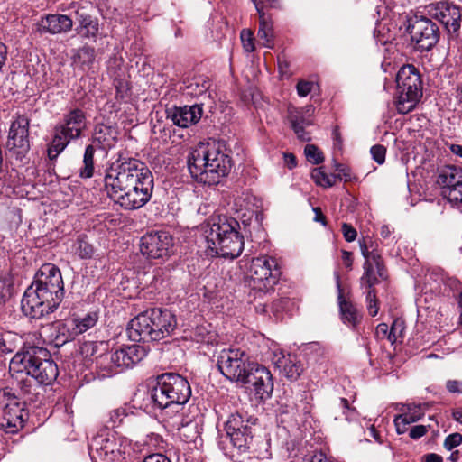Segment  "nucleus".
<instances>
[{"mask_svg":"<svg viewBox=\"0 0 462 462\" xmlns=\"http://www.w3.org/2000/svg\"><path fill=\"white\" fill-rule=\"evenodd\" d=\"M13 384L25 402H34L40 385L51 384L59 372L50 352L43 347L30 346L17 352L9 364Z\"/></svg>","mask_w":462,"mask_h":462,"instance_id":"f257e3e1","label":"nucleus"},{"mask_svg":"<svg viewBox=\"0 0 462 462\" xmlns=\"http://www.w3.org/2000/svg\"><path fill=\"white\" fill-rule=\"evenodd\" d=\"M64 293L60 270L52 263H45L23 293L22 311L31 319H42L57 310Z\"/></svg>","mask_w":462,"mask_h":462,"instance_id":"f03ea898","label":"nucleus"},{"mask_svg":"<svg viewBox=\"0 0 462 462\" xmlns=\"http://www.w3.org/2000/svg\"><path fill=\"white\" fill-rule=\"evenodd\" d=\"M187 163L191 177L208 186L218 184L232 167L225 146L216 141L199 143L190 152Z\"/></svg>","mask_w":462,"mask_h":462,"instance_id":"7ed1b4c3","label":"nucleus"},{"mask_svg":"<svg viewBox=\"0 0 462 462\" xmlns=\"http://www.w3.org/2000/svg\"><path fill=\"white\" fill-rule=\"evenodd\" d=\"M190 395L191 389L187 379L175 373L158 375L156 385L150 393L154 405L162 409L169 418H173L184 410V404Z\"/></svg>","mask_w":462,"mask_h":462,"instance_id":"20e7f679","label":"nucleus"},{"mask_svg":"<svg viewBox=\"0 0 462 462\" xmlns=\"http://www.w3.org/2000/svg\"><path fill=\"white\" fill-rule=\"evenodd\" d=\"M176 326V318L170 310L151 309L132 319L127 332L133 341L153 342L170 337Z\"/></svg>","mask_w":462,"mask_h":462,"instance_id":"39448f33","label":"nucleus"},{"mask_svg":"<svg viewBox=\"0 0 462 462\" xmlns=\"http://www.w3.org/2000/svg\"><path fill=\"white\" fill-rule=\"evenodd\" d=\"M150 170L141 161L119 153L111 162L105 175V189L108 194L118 189L152 176Z\"/></svg>","mask_w":462,"mask_h":462,"instance_id":"423d86ee","label":"nucleus"},{"mask_svg":"<svg viewBox=\"0 0 462 462\" xmlns=\"http://www.w3.org/2000/svg\"><path fill=\"white\" fill-rule=\"evenodd\" d=\"M396 109L400 114H408L422 97V83L418 69L411 64L402 66L396 75Z\"/></svg>","mask_w":462,"mask_h":462,"instance_id":"0eeeda50","label":"nucleus"},{"mask_svg":"<svg viewBox=\"0 0 462 462\" xmlns=\"http://www.w3.org/2000/svg\"><path fill=\"white\" fill-rule=\"evenodd\" d=\"M153 189L152 175L133 184L118 189L108 197L125 210H134L144 206L151 199Z\"/></svg>","mask_w":462,"mask_h":462,"instance_id":"6e6552de","label":"nucleus"},{"mask_svg":"<svg viewBox=\"0 0 462 462\" xmlns=\"http://www.w3.org/2000/svg\"><path fill=\"white\" fill-rule=\"evenodd\" d=\"M27 412L17 397L8 388L0 389V429L14 434L23 426Z\"/></svg>","mask_w":462,"mask_h":462,"instance_id":"1a4fd4ad","label":"nucleus"},{"mask_svg":"<svg viewBox=\"0 0 462 462\" xmlns=\"http://www.w3.org/2000/svg\"><path fill=\"white\" fill-rule=\"evenodd\" d=\"M248 272L249 285L260 291L272 289L282 273L276 259L268 255L252 259Z\"/></svg>","mask_w":462,"mask_h":462,"instance_id":"9d476101","label":"nucleus"},{"mask_svg":"<svg viewBox=\"0 0 462 462\" xmlns=\"http://www.w3.org/2000/svg\"><path fill=\"white\" fill-rule=\"evenodd\" d=\"M254 363L248 360L245 351L238 348L222 349L217 356V367L230 381L242 383Z\"/></svg>","mask_w":462,"mask_h":462,"instance_id":"9b49d317","label":"nucleus"},{"mask_svg":"<svg viewBox=\"0 0 462 462\" xmlns=\"http://www.w3.org/2000/svg\"><path fill=\"white\" fill-rule=\"evenodd\" d=\"M360 251L365 258L364 273L360 278L362 287L372 288L379 282V278H384V265L378 245L372 239L359 240Z\"/></svg>","mask_w":462,"mask_h":462,"instance_id":"f8f14e48","label":"nucleus"},{"mask_svg":"<svg viewBox=\"0 0 462 462\" xmlns=\"http://www.w3.org/2000/svg\"><path fill=\"white\" fill-rule=\"evenodd\" d=\"M122 443L115 431L101 430L88 444L93 462H114L122 454Z\"/></svg>","mask_w":462,"mask_h":462,"instance_id":"ddd939ff","label":"nucleus"},{"mask_svg":"<svg viewBox=\"0 0 462 462\" xmlns=\"http://www.w3.org/2000/svg\"><path fill=\"white\" fill-rule=\"evenodd\" d=\"M408 32L415 49L420 51L431 50L439 40V26L423 15L409 19Z\"/></svg>","mask_w":462,"mask_h":462,"instance_id":"4468645a","label":"nucleus"},{"mask_svg":"<svg viewBox=\"0 0 462 462\" xmlns=\"http://www.w3.org/2000/svg\"><path fill=\"white\" fill-rule=\"evenodd\" d=\"M146 356L145 350L139 345H131L100 355L97 362L105 370L113 371L117 367H131L139 363Z\"/></svg>","mask_w":462,"mask_h":462,"instance_id":"2eb2a0df","label":"nucleus"},{"mask_svg":"<svg viewBox=\"0 0 462 462\" xmlns=\"http://www.w3.org/2000/svg\"><path fill=\"white\" fill-rule=\"evenodd\" d=\"M173 245L171 236L166 231L147 233L141 238L140 251L147 259H166Z\"/></svg>","mask_w":462,"mask_h":462,"instance_id":"dca6fc26","label":"nucleus"},{"mask_svg":"<svg viewBox=\"0 0 462 462\" xmlns=\"http://www.w3.org/2000/svg\"><path fill=\"white\" fill-rule=\"evenodd\" d=\"M30 120L25 116H18L11 124L8 146L13 155L23 161L30 150L29 140Z\"/></svg>","mask_w":462,"mask_h":462,"instance_id":"f3484780","label":"nucleus"},{"mask_svg":"<svg viewBox=\"0 0 462 462\" xmlns=\"http://www.w3.org/2000/svg\"><path fill=\"white\" fill-rule=\"evenodd\" d=\"M236 228H239V223L231 217L226 215L210 217L202 226L208 248L219 245L222 238L229 236V233Z\"/></svg>","mask_w":462,"mask_h":462,"instance_id":"a211bd4d","label":"nucleus"},{"mask_svg":"<svg viewBox=\"0 0 462 462\" xmlns=\"http://www.w3.org/2000/svg\"><path fill=\"white\" fill-rule=\"evenodd\" d=\"M427 14L438 20L449 33H456L461 26L460 8L448 1H440L426 6Z\"/></svg>","mask_w":462,"mask_h":462,"instance_id":"6ab92c4d","label":"nucleus"},{"mask_svg":"<svg viewBox=\"0 0 462 462\" xmlns=\"http://www.w3.org/2000/svg\"><path fill=\"white\" fill-rule=\"evenodd\" d=\"M241 383L247 385L261 400L269 398L273 390V377L270 371L258 364L251 366L245 379Z\"/></svg>","mask_w":462,"mask_h":462,"instance_id":"aec40b11","label":"nucleus"},{"mask_svg":"<svg viewBox=\"0 0 462 462\" xmlns=\"http://www.w3.org/2000/svg\"><path fill=\"white\" fill-rule=\"evenodd\" d=\"M244 245V237L239 234L238 228H236L229 236L222 238L219 245H215L209 250L224 258L234 259L241 254Z\"/></svg>","mask_w":462,"mask_h":462,"instance_id":"412c9836","label":"nucleus"},{"mask_svg":"<svg viewBox=\"0 0 462 462\" xmlns=\"http://www.w3.org/2000/svg\"><path fill=\"white\" fill-rule=\"evenodd\" d=\"M86 125L85 113L80 109H73L64 116L63 123L56 127L60 133L67 135L69 138L77 139L81 136Z\"/></svg>","mask_w":462,"mask_h":462,"instance_id":"4be33fe9","label":"nucleus"},{"mask_svg":"<svg viewBox=\"0 0 462 462\" xmlns=\"http://www.w3.org/2000/svg\"><path fill=\"white\" fill-rule=\"evenodd\" d=\"M73 22L71 18L64 14H48L42 17L38 23V31L40 32H49L58 34L67 32L71 30Z\"/></svg>","mask_w":462,"mask_h":462,"instance_id":"5701e85b","label":"nucleus"},{"mask_svg":"<svg viewBox=\"0 0 462 462\" xmlns=\"http://www.w3.org/2000/svg\"><path fill=\"white\" fill-rule=\"evenodd\" d=\"M202 116V108L194 105L190 106L174 107L168 114L172 123L180 127H188L192 124H196Z\"/></svg>","mask_w":462,"mask_h":462,"instance_id":"b1692460","label":"nucleus"},{"mask_svg":"<svg viewBox=\"0 0 462 462\" xmlns=\"http://www.w3.org/2000/svg\"><path fill=\"white\" fill-rule=\"evenodd\" d=\"M254 3L257 13L259 14V29L257 32V37L259 41L262 42L263 46L272 49L273 47V26L272 20L267 17L263 11V8L260 5L259 0H252Z\"/></svg>","mask_w":462,"mask_h":462,"instance_id":"393cba45","label":"nucleus"},{"mask_svg":"<svg viewBox=\"0 0 462 462\" xmlns=\"http://www.w3.org/2000/svg\"><path fill=\"white\" fill-rule=\"evenodd\" d=\"M424 416L421 405L407 404L402 409V414L395 416L394 425L398 434H403L408 430L411 423L416 422Z\"/></svg>","mask_w":462,"mask_h":462,"instance_id":"a878e982","label":"nucleus"},{"mask_svg":"<svg viewBox=\"0 0 462 462\" xmlns=\"http://www.w3.org/2000/svg\"><path fill=\"white\" fill-rule=\"evenodd\" d=\"M246 419L239 413H232L226 422V430L230 438L234 448H245L246 445V438H242L241 427L245 423Z\"/></svg>","mask_w":462,"mask_h":462,"instance_id":"bb28decb","label":"nucleus"},{"mask_svg":"<svg viewBox=\"0 0 462 462\" xmlns=\"http://www.w3.org/2000/svg\"><path fill=\"white\" fill-rule=\"evenodd\" d=\"M337 285L341 319L346 325L355 328L360 322L362 316L353 303L344 299L339 276L337 277Z\"/></svg>","mask_w":462,"mask_h":462,"instance_id":"cd10ccee","label":"nucleus"},{"mask_svg":"<svg viewBox=\"0 0 462 462\" xmlns=\"http://www.w3.org/2000/svg\"><path fill=\"white\" fill-rule=\"evenodd\" d=\"M277 368L290 381H297L304 370L303 364L295 356H282L275 362Z\"/></svg>","mask_w":462,"mask_h":462,"instance_id":"c85d7f7f","label":"nucleus"},{"mask_svg":"<svg viewBox=\"0 0 462 462\" xmlns=\"http://www.w3.org/2000/svg\"><path fill=\"white\" fill-rule=\"evenodd\" d=\"M97 319L98 315L96 311L88 312L81 318L73 319L67 324L69 334L66 340H72L75 337L85 333L97 324Z\"/></svg>","mask_w":462,"mask_h":462,"instance_id":"c756f323","label":"nucleus"},{"mask_svg":"<svg viewBox=\"0 0 462 462\" xmlns=\"http://www.w3.org/2000/svg\"><path fill=\"white\" fill-rule=\"evenodd\" d=\"M437 183L446 191L462 183V169L455 165L442 167L438 175Z\"/></svg>","mask_w":462,"mask_h":462,"instance_id":"7c9ffc66","label":"nucleus"},{"mask_svg":"<svg viewBox=\"0 0 462 462\" xmlns=\"http://www.w3.org/2000/svg\"><path fill=\"white\" fill-rule=\"evenodd\" d=\"M210 80L205 76H199L189 80L185 86V93L193 97L207 99L210 97Z\"/></svg>","mask_w":462,"mask_h":462,"instance_id":"2f4dec72","label":"nucleus"},{"mask_svg":"<svg viewBox=\"0 0 462 462\" xmlns=\"http://www.w3.org/2000/svg\"><path fill=\"white\" fill-rule=\"evenodd\" d=\"M95 57L94 48L84 46L77 50L72 56V66L74 69H79L81 72L88 71L93 67Z\"/></svg>","mask_w":462,"mask_h":462,"instance_id":"473e14b6","label":"nucleus"},{"mask_svg":"<svg viewBox=\"0 0 462 462\" xmlns=\"http://www.w3.org/2000/svg\"><path fill=\"white\" fill-rule=\"evenodd\" d=\"M77 20L79 23V33L84 37H96L98 32V23L90 15L77 11Z\"/></svg>","mask_w":462,"mask_h":462,"instance_id":"72a5a7b5","label":"nucleus"},{"mask_svg":"<svg viewBox=\"0 0 462 462\" xmlns=\"http://www.w3.org/2000/svg\"><path fill=\"white\" fill-rule=\"evenodd\" d=\"M71 140V138L60 133L59 129L55 127V135L48 147L49 159L55 160Z\"/></svg>","mask_w":462,"mask_h":462,"instance_id":"f704fd0d","label":"nucleus"},{"mask_svg":"<svg viewBox=\"0 0 462 462\" xmlns=\"http://www.w3.org/2000/svg\"><path fill=\"white\" fill-rule=\"evenodd\" d=\"M257 419L253 417H246L245 423L241 427V433L243 434L242 438H246V445L243 448H236L238 452L245 453L250 450L254 444V437L255 435L256 429L254 426L256 425Z\"/></svg>","mask_w":462,"mask_h":462,"instance_id":"c9c22d12","label":"nucleus"},{"mask_svg":"<svg viewBox=\"0 0 462 462\" xmlns=\"http://www.w3.org/2000/svg\"><path fill=\"white\" fill-rule=\"evenodd\" d=\"M95 148L89 144L86 147L83 156V166L79 169V174L80 178L89 179L94 174V154Z\"/></svg>","mask_w":462,"mask_h":462,"instance_id":"e433bc0d","label":"nucleus"},{"mask_svg":"<svg viewBox=\"0 0 462 462\" xmlns=\"http://www.w3.org/2000/svg\"><path fill=\"white\" fill-rule=\"evenodd\" d=\"M293 303L288 298H281L272 302L270 311L276 319H282Z\"/></svg>","mask_w":462,"mask_h":462,"instance_id":"4c0bfd02","label":"nucleus"},{"mask_svg":"<svg viewBox=\"0 0 462 462\" xmlns=\"http://www.w3.org/2000/svg\"><path fill=\"white\" fill-rule=\"evenodd\" d=\"M180 435L186 442L193 441L198 436L197 424L192 423L191 420H185L181 419L180 422H176Z\"/></svg>","mask_w":462,"mask_h":462,"instance_id":"58836bf2","label":"nucleus"},{"mask_svg":"<svg viewBox=\"0 0 462 462\" xmlns=\"http://www.w3.org/2000/svg\"><path fill=\"white\" fill-rule=\"evenodd\" d=\"M311 178L319 186L332 187L336 183L337 176L328 175L320 168H318L312 171Z\"/></svg>","mask_w":462,"mask_h":462,"instance_id":"ea45409f","label":"nucleus"},{"mask_svg":"<svg viewBox=\"0 0 462 462\" xmlns=\"http://www.w3.org/2000/svg\"><path fill=\"white\" fill-rule=\"evenodd\" d=\"M126 417L127 412L125 408H117L111 411L108 414V420L106 421V430H108V428L114 429L120 426Z\"/></svg>","mask_w":462,"mask_h":462,"instance_id":"a19ab883","label":"nucleus"},{"mask_svg":"<svg viewBox=\"0 0 462 462\" xmlns=\"http://www.w3.org/2000/svg\"><path fill=\"white\" fill-rule=\"evenodd\" d=\"M442 194L453 206L462 210V183L456 188L442 191Z\"/></svg>","mask_w":462,"mask_h":462,"instance_id":"79ce46f5","label":"nucleus"},{"mask_svg":"<svg viewBox=\"0 0 462 462\" xmlns=\"http://www.w3.org/2000/svg\"><path fill=\"white\" fill-rule=\"evenodd\" d=\"M75 253L82 259H88L94 254V247L83 238H78L75 244Z\"/></svg>","mask_w":462,"mask_h":462,"instance_id":"37998d69","label":"nucleus"},{"mask_svg":"<svg viewBox=\"0 0 462 462\" xmlns=\"http://www.w3.org/2000/svg\"><path fill=\"white\" fill-rule=\"evenodd\" d=\"M396 328H397V321H394L391 327L390 331H388V326L385 323H381L376 327V336L378 337H387L388 340H390L392 343L395 342L397 339L396 336Z\"/></svg>","mask_w":462,"mask_h":462,"instance_id":"c03bdc74","label":"nucleus"},{"mask_svg":"<svg viewBox=\"0 0 462 462\" xmlns=\"http://www.w3.org/2000/svg\"><path fill=\"white\" fill-rule=\"evenodd\" d=\"M304 152L307 160L313 164H319L324 161L321 151L313 144H307Z\"/></svg>","mask_w":462,"mask_h":462,"instance_id":"a18cd8bd","label":"nucleus"},{"mask_svg":"<svg viewBox=\"0 0 462 462\" xmlns=\"http://www.w3.org/2000/svg\"><path fill=\"white\" fill-rule=\"evenodd\" d=\"M290 122L291 125V128L293 129L294 133L297 134L300 140L303 142H308L310 140V134L307 131H305V125H301L298 116H290Z\"/></svg>","mask_w":462,"mask_h":462,"instance_id":"49530a36","label":"nucleus"},{"mask_svg":"<svg viewBox=\"0 0 462 462\" xmlns=\"http://www.w3.org/2000/svg\"><path fill=\"white\" fill-rule=\"evenodd\" d=\"M251 197L248 193H242L234 199V209L236 212L250 210Z\"/></svg>","mask_w":462,"mask_h":462,"instance_id":"de8ad7c7","label":"nucleus"},{"mask_svg":"<svg viewBox=\"0 0 462 462\" xmlns=\"http://www.w3.org/2000/svg\"><path fill=\"white\" fill-rule=\"evenodd\" d=\"M240 38L243 44V48L245 49V51L252 52L254 51V37L251 30H242L240 33Z\"/></svg>","mask_w":462,"mask_h":462,"instance_id":"09e8293b","label":"nucleus"},{"mask_svg":"<svg viewBox=\"0 0 462 462\" xmlns=\"http://www.w3.org/2000/svg\"><path fill=\"white\" fill-rule=\"evenodd\" d=\"M114 86L116 88V97L118 100H123L126 97L129 91L128 82L120 79L114 80Z\"/></svg>","mask_w":462,"mask_h":462,"instance_id":"8fccbe9b","label":"nucleus"},{"mask_svg":"<svg viewBox=\"0 0 462 462\" xmlns=\"http://www.w3.org/2000/svg\"><path fill=\"white\" fill-rule=\"evenodd\" d=\"M372 158L378 163L383 164L385 161L386 148L383 145L376 144L370 150Z\"/></svg>","mask_w":462,"mask_h":462,"instance_id":"3c124183","label":"nucleus"},{"mask_svg":"<svg viewBox=\"0 0 462 462\" xmlns=\"http://www.w3.org/2000/svg\"><path fill=\"white\" fill-rule=\"evenodd\" d=\"M462 443V435L460 433H452L446 437L444 447L448 450H452Z\"/></svg>","mask_w":462,"mask_h":462,"instance_id":"603ef678","label":"nucleus"},{"mask_svg":"<svg viewBox=\"0 0 462 462\" xmlns=\"http://www.w3.org/2000/svg\"><path fill=\"white\" fill-rule=\"evenodd\" d=\"M341 230L346 241L353 242L356 239L357 232L351 225L347 223H343Z\"/></svg>","mask_w":462,"mask_h":462,"instance_id":"864d4df0","label":"nucleus"},{"mask_svg":"<svg viewBox=\"0 0 462 462\" xmlns=\"http://www.w3.org/2000/svg\"><path fill=\"white\" fill-rule=\"evenodd\" d=\"M312 88L313 83L306 80H300L296 86L297 93L300 97L308 96L312 90Z\"/></svg>","mask_w":462,"mask_h":462,"instance_id":"5fc2aeb1","label":"nucleus"},{"mask_svg":"<svg viewBox=\"0 0 462 462\" xmlns=\"http://www.w3.org/2000/svg\"><path fill=\"white\" fill-rule=\"evenodd\" d=\"M428 432V429L424 425H416L411 428L409 431L410 438L417 439L424 436Z\"/></svg>","mask_w":462,"mask_h":462,"instance_id":"6e6d98bb","label":"nucleus"},{"mask_svg":"<svg viewBox=\"0 0 462 462\" xmlns=\"http://www.w3.org/2000/svg\"><path fill=\"white\" fill-rule=\"evenodd\" d=\"M142 462H171V459L162 453H155L146 456Z\"/></svg>","mask_w":462,"mask_h":462,"instance_id":"4d7b16f0","label":"nucleus"},{"mask_svg":"<svg viewBox=\"0 0 462 462\" xmlns=\"http://www.w3.org/2000/svg\"><path fill=\"white\" fill-rule=\"evenodd\" d=\"M447 389L450 393H462V382L456 380L448 381Z\"/></svg>","mask_w":462,"mask_h":462,"instance_id":"13d9d810","label":"nucleus"},{"mask_svg":"<svg viewBox=\"0 0 462 462\" xmlns=\"http://www.w3.org/2000/svg\"><path fill=\"white\" fill-rule=\"evenodd\" d=\"M336 171L342 174L345 180L347 181L351 179L350 169L341 163H336Z\"/></svg>","mask_w":462,"mask_h":462,"instance_id":"bf43d9fd","label":"nucleus"},{"mask_svg":"<svg viewBox=\"0 0 462 462\" xmlns=\"http://www.w3.org/2000/svg\"><path fill=\"white\" fill-rule=\"evenodd\" d=\"M342 260L346 268H348V269L352 268L353 255H352L351 252H348L346 250H342Z\"/></svg>","mask_w":462,"mask_h":462,"instance_id":"052dcab7","label":"nucleus"},{"mask_svg":"<svg viewBox=\"0 0 462 462\" xmlns=\"http://www.w3.org/2000/svg\"><path fill=\"white\" fill-rule=\"evenodd\" d=\"M284 163L289 169H292L297 165L296 157L292 153H283Z\"/></svg>","mask_w":462,"mask_h":462,"instance_id":"680f3d73","label":"nucleus"},{"mask_svg":"<svg viewBox=\"0 0 462 462\" xmlns=\"http://www.w3.org/2000/svg\"><path fill=\"white\" fill-rule=\"evenodd\" d=\"M12 337L13 335L8 333L1 338L0 346L3 352H12L14 350L11 346H6V342L10 341V337Z\"/></svg>","mask_w":462,"mask_h":462,"instance_id":"e2e57ef3","label":"nucleus"},{"mask_svg":"<svg viewBox=\"0 0 462 462\" xmlns=\"http://www.w3.org/2000/svg\"><path fill=\"white\" fill-rule=\"evenodd\" d=\"M313 211L315 213L314 221L320 222L323 226H326V217L322 213L320 208H314Z\"/></svg>","mask_w":462,"mask_h":462,"instance_id":"0e129e2a","label":"nucleus"},{"mask_svg":"<svg viewBox=\"0 0 462 462\" xmlns=\"http://www.w3.org/2000/svg\"><path fill=\"white\" fill-rule=\"evenodd\" d=\"M423 462H443L441 456L435 453H429L423 456Z\"/></svg>","mask_w":462,"mask_h":462,"instance_id":"69168bd1","label":"nucleus"},{"mask_svg":"<svg viewBox=\"0 0 462 462\" xmlns=\"http://www.w3.org/2000/svg\"><path fill=\"white\" fill-rule=\"evenodd\" d=\"M333 137H334V145L337 146L338 149H341L343 140H342V137L340 135V133H339L337 127H336L333 130Z\"/></svg>","mask_w":462,"mask_h":462,"instance_id":"338daca9","label":"nucleus"},{"mask_svg":"<svg viewBox=\"0 0 462 462\" xmlns=\"http://www.w3.org/2000/svg\"><path fill=\"white\" fill-rule=\"evenodd\" d=\"M310 462H331L323 453H316L311 457Z\"/></svg>","mask_w":462,"mask_h":462,"instance_id":"774afa93","label":"nucleus"}]
</instances>
